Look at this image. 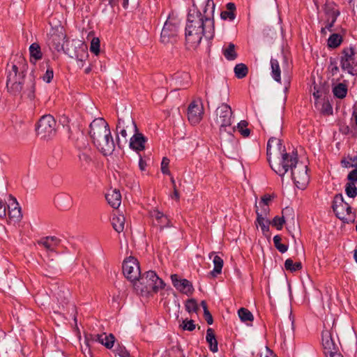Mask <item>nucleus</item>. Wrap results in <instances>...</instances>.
Masks as SVG:
<instances>
[{"label":"nucleus","mask_w":357,"mask_h":357,"mask_svg":"<svg viewBox=\"0 0 357 357\" xmlns=\"http://www.w3.org/2000/svg\"><path fill=\"white\" fill-rule=\"evenodd\" d=\"M267 156L271 169L277 174L282 177L290 169L292 180L296 187L301 190L307 187L310 181L307 166L298 161L296 154L287 153L280 139H269L267 143Z\"/></svg>","instance_id":"1"},{"label":"nucleus","mask_w":357,"mask_h":357,"mask_svg":"<svg viewBox=\"0 0 357 357\" xmlns=\"http://www.w3.org/2000/svg\"><path fill=\"white\" fill-rule=\"evenodd\" d=\"M215 3L213 0H207L204 13H202L193 5L188 14L185 29V43L188 49L196 48L204 36L207 40L214 37L215 26L213 18Z\"/></svg>","instance_id":"2"},{"label":"nucleus","mask_w":357,"mask_h":357,"mask_svg":"<svg viewBox=\"0 0 357 357\" xmlns=\"http://www.w3.org/2000/svg\"><path fill=\"white\" fill-rule=\"evenodd\" d=\"M27 68L25 59L21 55H15L7 66L6 87L11 95L33 100L35 98V77L31 74L28 79L24 80Z\"/></svg>","instance_id":"3"},{"label":"nucleus","mask_w":357,"mask_h":357,"mask_svg":"<svg viewBox=\"0 0 357 357\" xmlns=\"http://www.w3.org/2000/svg\"><path fill=\"white\" fill-rule=\"evenodd\" d=\"M89 135L95 146L104 155H110L115 143L108 123L102 118L94 119L90 124Z\"/></svg>","instance_id":"4"},{"label":"nucleus","mask_w":357,"mask_h":357,"mask_svg":"<svg viewBox=\"0 0 357 357\" xmlns=\"http://www.w3.org/2000/svg\"><path fill=\"white\" fill-rule=\"evenodd\" d=\"M65 53L77 61V65L82 68L89 56L87 45L79 40L66 41Z\"/></svg>","instance_id":"5"},{"label":"nucleus","mask_w":357,"mask_h":357,"mask_svg":"<svg viewBox=\"0 0 357 357\" xmlns=\"http://www.w3.org/2000/svg\"><path fill=\"white\" fill-rule=\"evenodd\" d=\"M333 210L337 218L344 222H354L355 215L351 206L344 201L342 194L336 195L333 201Z\"/></svg>","instance_id":"6"},{"label":"nucleus","mask_w":357,"mask_h":357,"mask_svg":"<svg viewBox=\"0 0 357 357\" xmlns=\"http://www.w3.org/2000/svg\"><path fill=\"white\" fill-rule=\"evenodd\" d=\"M234 113L231 107L226 104H221L215 112L213 126L219 128L220 132L225 131L227 127L231 126Z\"/></svg>","instance_id":"7"},{"label":"nucleus","mask_w":357,"mask_h":357,"mask_svg":"<svg viewBox=\"0 0 357 357\" xmlns=\"http://www.w3.org/2000/svg\"><path fill=\"white\" fill-rule=\"evenodd\" d=\"M36 131L41 139L47 140L54 137L56 133V122L53 116H43L38 122Z\"/></svg>","instance_id":"8"},{"label":"nucleus","mask_w":357,"mask_h":357,"mask_svg":"<svg viewBox=\"0 0 357 357\" xmlns=\"http://www.w3.org/2000/svg\"><path fill=\"white\" fill-rule=\"evenodd\" d=\"M137 281H139L142 285L144 286V287L142 289V291L147 292H150L151 291L157 292L165 286L163 280L153 271L146 272L142 276L140 275Z\"/></svg>","instance_id":"9"},{"label":"nucleus","mask_w":357,"mask_h":357,"mask_svg":"<svg viewBox=\"0 0 357 357\" xmlns=\"http://www.w3.org/2000/svg\"><path fill=\"white\" fill-rule=\"evenodd\" d=\"M116 130L117 135H121L126 140L129 135H134L138 131L137 125L129 113L119 117Z\"/></svg>","instance_id":"10"},{"label":"nucleus","mask_w":357,"mask_h":357,"mask_svg":"<svg viewBox=\"0 0 357 357\" xmlns=\"http://www.w3.org/2000/svg\"><path fill=\"white\" fill-rule=\"evenodd\" d=\"M178 32V21L169 17L162 29L160 41L164 44L172 43L176 40Z\"/></svg>","instance_id":"11"},{"label":"nucleus","mask_w":357,"mask_h":357,"mask_svg":"<svg viewBox=\"0 0 357 357\" xmlns=\"http://www.w3.org/2000/svg\"><path fill=\"white\" fill-rule=\"evenodd\" d=\"M123 273L125 277L132 282H136L141 274L137 259L133 257L126 258L123 262Z\"/></svg>","instance_id":"12"},{"label":"nucleus","mask_w":357,"mask_h":357,"mask_svg":"<svg viewBox=\"0 0 357 357\" xmlns=\"http://www.w3.org/2000/svg\"><path fill=\"white\" fill-rule=\"evenodd\" d=\"M340 66L343 70L347 71L350 75H354V66H357L356 52L354 47L344 48L342 52L340 57Z\"/></svg>","instance_id":"13"},{"label":"nucleus","mask_w":357,"mask_h":357,"mask_svg":"<svg viewBox=\"0 0 357 357\" xmlns=\"http://www.w3.org/2000/svg\"><path fill=\"white\" fill-rule=\"evenodd\" d=\"M204 108L200 100L192 101L188 109V118L191 124L199 123L202 119Z\"/></svg>","instance_id":"14"},{"label":"nucleus","mask_w":357,"mask_h":357,"mask_svg":"<svg viewBox=\"0 0 357 357\" xmlns=\"http://www.w3.org/2000/svg\"><path fill=\"white\" fill-rule=\"evenodd\" d=\"M322 345L326 357L338 353V346L329 331L326 330L322 332Z\"/></svg>","instance_id":"15"},{"label":"nucleus","mask_w":357,"mask_h":357,"mask_svg":"<svg viewBox=\"0 0 357 357\" xmlns=\"http://www.w3.org/2000/svg\"><path fill=\"white\" fill-rule=\"evenodd\" d=\"M171 280L174 287L182 294L189 296L193 293V286L187 279H180L177 274H173Z\"/></svg>","instance_id":"16"},{"label":"nucleus","mask_w":357,"mask_h":357,"mask_svg":"<svg viewBox=\"0 0 357 357\" xmlns=\"http://www.w3.org/2000/svg\"><path fill=\"white\" fill-rule=\"evenodd\" d=\"M66 35L62 31H53L50 34L47 43L50 47H52L58 52L61 50L65 51L66 47H64L63 44Z\"/></svg>","instance_id":"17"},{"label":"nucleus","mask_w":357,"mask_h":357,"mask_svg":"<svg viewBox=\"0 0 357 357\" xmlns=\"http://www.w3.org/2000/svg\"><path fill=\"white\" fill-rule=\"evenodd\" d=\"M115 337L112 334L106 335L105 333L100 335H95L91 337V339L89 340L86 337L87 345H90V342L96 341L98 342L102 345H104L107 349H111L114 343Z\"/></svg>","instance_id":"18"},{"label":"nucleus","mask_w":357,"mask_h":357,"mask_svg":"<svg viewBox=\"0 0 357 357\" xmlns=\"http://www.w3.org/2000/svg\"><path fill=\"white\" fill-rule=\"evenodd\" d=\"M146 138L143 134L135 132L130 140V147L137 152L143 151L145 149V143L146 142Z\"/></svg>","instance_id":"19"},{"label":"nucleus","mask_w":357,"mask_h":357,"mask_svg":"<svg viewBox=\"0 0 357 357\" xmlns=\"http://www.w3.org/2000/svg\"><path fill=\"white\" fill-rule=\"evenodd\" d=\"M150 216L155 220V225L162 230L165 227H169V220L163 213L158 209L150 211Z\"/></svg>","instance_id":"20"},{"label":"nucleus","mask_w":357,"mask_h":357,"mask_svg":"<svg viewBox=\"0 0 357 357\" xmlns=\"http://www.w3.org/2000/svg\"><path fill=\"white\" fill-rule=\"evenodd\" d=\"M190 75L186 72H177L172 76V81L176 87L183 88L189 85Z\"/></svg>","instance_id":"21"},{"label":"nucleus","mask_w":357,"mask_h":357,"mask_svg":"<svg viewBox=\"0 0 357 357\" xmlns=\"http://www.w3.org/2000/svg\"><path fill=\"white\" fill-rule=\"evenodd\" d=\"M60 242V239L56 236H46L38 241V244L44 247L47 250L54 251Z\"/></svg>","instance_id":"22"},{"label":"nucleus","mask_w":357,"mask_h":357,"mask_svg":"<svg viewBox=\"0 0 357 357\" xmlns=\"http://www.w3.org/2000/svg\"><path fill=\"white\" fill-rule=\"evenodd\" d=\"M105 198L108 204L114 208H117L121 202V195L116 189L109 191L105 195Z\"/></svg>","instance_id":"23"},{"label":"nucleus","mask_w":357,"mask_h":357,"mask_svg":"<svg viewBox=\"0 0 357 357\" xmlns=\"http://www.w3.org/2000/svg\"><path fill=\"white\" fill-rule=\"evenodd\" d=\"M111 222L114 229L116 232L121 233L123 231L126 222V219L123 215L119 213L114 214Z\"/></svg>","instance_id":"24"},{"label":"nucleus","mask_w":357,"mask_h":357,"mask_svg":"<svg viewBox=\"0 0 357 357\" xmlns=\"http://www.w3.org/2000/svg\"><path fill=\"white\" fill-rule=\"evenodd\" d=\"M206 340L208 344L211 351L216 353L218 351V341L216 340L214 331L211 328H208L206 331Z\"/></svg>","instance_id":"25"},{"label":"nucleus","mask_w":357,"mask_h":357,"mask_svg":"<svg viewBox=\"0 0 357 357\" xmlns=\"http://www.w3.org/2000/svg\"><path fill=\"white\" fill-rule=\"evenodd\" d=\"M271 76L273 79L278 82L281 83V70L279 64V61L277 59H271Z\"/></svg>","instance_id":"26"},{"label":"nucleus","mask_w":357,"mask_h":357,"mask_svg":"<svg viewBox=\"0 0 357 357\" xmlns=\"http://www.w3.org/2000/svg\"><path fill=\"white\" fill-rule=\"evenodd\" d=\"M227 10L222 11L220 17L222 20L233 21L236 17V6L234 3L229 2L226 5Z\"/></svg>","instance_id":"27"},{"label":"nucleus","mask_w":357,"mask_h":357,"mask_svg":"<svg viewBox=\"0 0 357 357\" xmlns=\"http://www.w3.org/2000/svg\"><path fill=\"white\" fill-rule=\"evenodd\" d=\"M30 61L33 62L40 60L43 58L40 46L37 43H32L29 47Z\"/></svg>","instance_id":"28"},{"label":"nucleus","mask_w":357,"mask_h":357,"mask_svg":"<svg viewBox=\"0 0 357 357\" xmlns=\"http://www.w3.org/2000/svg\"><path fill=\"white\" fill-rule=\"evenodd\" d=\"M93 152L90 149H86L79 154V159L82 166L86 167L92 162Z\"/></svg>","instance_id":"29"},{"label":"nucleus","mask_w":357,"mask_h":357,"mask_svg":"<svg viewBox=\"0 0 357 357\" xmlns=\"http://www.w3.org/2000/svg\"><path fill=\"white\" fill-rule=\"evenodd\" d=\"M347 91V86L343 83H339L333 88L334 96L340 99H342L346 97Z\"/></svg>","instance_id":"30"},{"label":"nucleus","mask_w":357,"mask_h":357,"mask_svg":"<svg viewBox=\"0 0 357 357\" xmlns=\"http://www.w3.org/2000/svg\"><path fill=\"white\" fill-rule=\"evenodd\" d=\"M256 213H257V220H256L257 225L260 226V227L264 233L268 231L269 225L271 224V222H269L268 220H266V217L263 216V214H259L258 209L256 210Z\"/></svg>","instance_id":"31"},{"label":"nucleus","mask_w":357,"mask_h":357,"mask_svg":"<svg viewBox=\"0 0 357 357\" xmlns=\"http://www.w3.org/2000/svg\"><path fill=\"white\" fill-rule=\"evenodd\" d=\"M222 54L227 60H235L237 58V53L235 50L234 44L231 43L227 45V47H224L222 49Z\"/></svg>","instance_id":"32"},{"label":"nucleus","mask_w":357,"mask_h":357,"mask_svg":"<svg viewBox=\"0 0 357 357\" xmlns=\"http://www.w3.org/2000/svg\"><path fill=\"white\" fill-rule=\"evenodd\" d=\"M238 314L243 322L252 321L254 319L252 312L246 308L241 307L238 311Z\"/></svg>","instance_id":"33"},{"label":"nucleus","mask_w":357,"mask_h":357,"mask_svg":"<svg viewBox=\"0 0 357 357\" xmlns=\"http://www.w3.org/2000/svg\"><path fill=\"white\" fill-rule=\"evenodd\" d=\"M284 268L287 271L295 272L302 268V264L300 261L294 262L291 259H287L284 262Z\"/></svg>","instance_id":"34"},{"label":"nucleus","mask_w":357,"mask_h":357,"mask_svg":"<svg viewBox=\"0 0 357 357\" xmlns=\"http://www.w3.org/2000/svg\"><path fill=\"white\" fill-rule=\"evenodd\" d=\"M248 73V67L243 63H238L234 67V73L237 78L242 79L245 77Z\"/></svg>","instance_id":"35"},{"label":"nucleus","mask_w":357,"mask_h":357,"mask_svg":"<svg viewBox=\"0 0 357 357\" xmlns=\"http://www.w3.org/2000/svg\"><path fill=\"white\" fill-rule=\"evenodd\" d=\"M213 263L214 264V268L212 271L213 275H216L217 274H220L222 272L223 266V259L220 257L215 255L213 259Z\"/></svg>","instance_id":"36"},{"label":"nucleus","mask_w":357,"mask_h":357,"mask_svg":"<svg viewBox=\"0 0 357 357\" xmlns=\"http://www.w3.org/2000/svg\"><path fill=\"white\" fill-rule=\"evenodd\" d=\"M342 42V37L337 33L332 34L328 40V45L332 48L337 47Z\"/></svg>","instance_id":"37"},{"label":"nucleus","mask_w":357,"mask_h":357,"mask_svg":"<svg viewBox=\"0 0 357 357\" xmlns=\"http://www.w3.org/2000/svg\"><path fill=\"white\" fill-rule=\"evenodd\" d=\"M342 166L345 168H357V155L353 158H344L341 161Z\"/></svg>","instance_id":"38"},{"label":"nucleus","mask_w":357,"mask_h":357,"mask_svg":"<svg viewBox=\"0 0 357 357\" xmlns=\"http://www.w3.org/2000/svg\"><path fill=\"white\" fill-rule=\"evenodd\" d=\"M248 123L246 121H241L238 125L237 128L239 132L244 137H248L250 134V130L247 128Z\"/></svg>","instance_id":"39"},{"label":"nucleus","mask_w":357,"mask_h":357,"mask_svg":"<svg viewBox=\"0 0 357 357\" xmlns=\"http://www.w3.org/2000/svg\"><path fill=\"white\" fill-rule=\"evenodd\" d=\"M185 307L186 311L189 313L197 312L199 310L197 301L193 298L188 299L185 303Z\"/></svg>","instance_id":"40"},{"label":"nucleus","mask_w":357,"mask_h":357,"mask_svg":"<svg viewBox=\"0 0 357 357\" xmlns=\"http://www.w3.org/2000/svg\"><path fill=\"white\" fill-rule=\"evenodd\" d=\"M282 238L280 236L276 235L273 237V243L275 247L281 252L284 253L287 251L288 246L281 243Z\"/></svg>","instance_id":"41"},{"label":"nucleus","mask_w":357,"mask_h":357,"mask_svg":"<svg viewBox=\"0 0 357 357\" xmlns=\"http://www.w3.org/2000/svg\"><path fill=\"white\" fill-rule=\"evenodd\" d=\"M282 217L286 222L294 221V211L292 208L286 207L282 211Z\"/></svg>","instance_id":"42"},{"label":"nucleus","mask_w":357,"mask_h":357,"mask_svg":"<svg viewBox=\"0 0 357 357\" xmlns=\"http://www.w3.org/2000/svg\"><path fill=\"white\" fill-rule=\"evenodd\" d=\"M60 161V156L59 155H52L50 156L47 160V165L51 169H54L57 167Z\"/></svg>","instance_id":"43"},{"label":"nucleus","mask_w":357,"mask_h":357,"mask_svg":"<svg viewBox=\"0 0 357 357\" xmlns=\"http://www.w3.org/2000/svg\"><path fill=\"white\" fill-rule=\"evenodd\" d=\"M345 192L348 197L354 198L357 195V188L353 183H347L345 186Z\"/></svg>","instance_id":"44"},{"label":"nucleus","mask_w":357,"mask_h":357,"mask_svg":"<svg viewBox=\"0 0 357 357\" xmlns=\"http://www.w3.org/2000/svg\"><path fill=\"white\" fill-rule=\"evenodd\" d=\"M325 13L327 15V19H332V15L333 13H338V15H340V12L338 10L335 8V5L333 3H328L325 5Z\"/></svg>","instance_id":"45"},{"label":"nucleus","mask_w":357,"mask_h":357,"mask_svg":"<svg viewBox=\"0 0 357 357\" xmlns=\"http://www.w3.org/2000/svg\"><path fill=\"white\" fill-rule=\"evenodd\" d=\"M180 327L183 331H192L195 329V324L193 320H188V319L183 320L181 324H180Z\"/></svg>","instance_id":"46"},{"label":"nucleus","mask_w":357,"mask_h":357,"mask_svg":"<svg viewBox=\"0 0 357 357\" xmlns=\"http://www.w3.org/2000/svg\"><path fill=\"white\" fill-rule=\"evenodd\" d=\"M100 40L98 38H93L91 42L90 51L95 55L100 53Z\"/></svg>","instance_id":"47"},{"label":"nucleus","mask_w":357,"mask_h":357,"mask_svg":"<svg viewBox=\"0 0 357 357\" xmlns=\"http://www.w3.org/2000/svg\"><path fill=\"white\" fill-rule=\"evenodd\" d=\"M328 71L331 76H335L339 73V67L337 66V63L335 59H331L330 64L328 67Z\"/></svg>","instance_id":"48"},{"label":"nucleus","mask_w":357,"mask_h":357,"mask_svg":"<svg viewBox=\"0 0 357 357\" xmlns=\"http://www.w3.org/2000/svg\"><path fill=\"white\" fill-rule=\"evenodd\" d=\"M8 214L10 219L13 220L14 221H20L22 217L21 208L14 210H9L8 211Z\"/></svg>","instance_id":"49"},{"label":"nucleus","mask_w":357,"mask_h":357,"mask_svg":"<svg viewBox=\"0 0 357 357\" xmlns=\"http://www.w3.org/2000/svg\"><path fill=\"white\" fill-rule=\"evenodd\" d=\"M285 222L286 221L284 220V218L275 216L271 223L273 227H275L278 230H281Z\"/></svg>","instance_id":"50"},{"label":"nucleus","mask_w":357,"mask_h":357,"mask_svg":"<svg viewBox=\"0 0 357 357\" xmlns=\"http://www.w3.org/2000/svg\"><path fill=\"white\" fill-rule=\"evenodd\" d=\"M8 208V211L9 210H14V209H17V208H20L16 198H15L12 195H9L8 203L6 205V208Z\"/></svg>","instance_id":"51"},{"label":"nucleus","mask_w":357,"mask_h":357,"mask_svg":"<svg viewBox=\"0 0 357 357\" xmlns=\"http://www.w3.org/2000/svg\"><path fill=\"white\" fill-rule=\"evenodd\" d=\"M321 112L326 115H331L333 114V107L328 100H326L323 102Z\"/></svg>","instance_id":"52"},{"label":"nucleus","mask_w":357,"mask_h":357,"mask_svg":"<svg viewBox=\"0 0 357 357\" xmlns=\"http://www.w3.org/2000/svg\"><path fill=\"white\" fill-rule=\"evenodd\" d=\"M169 160L164 157L162 160L161 162V172L164 174H170V171L169 169Z\"/></svg>","instance_id":"53"},{"label":"nucleus","mask_w":357,"mask_h":357,"mask_svg":"<svg viewBox=\"0 0 357 357\" xmlns=\"http://www.w3.org/2000/svg\"><path fill=\"white\" fill-rule=\"evenodd\" d=\"M114 351L119 357H130L129 352L124 347L119 346L115 349Z\"/></svg>","instance_id":"54"},{"label":"nucleus","mask_w":357,"mask_h":357,"mask_svg":"<svg viewBox=\"0 0 357 357\" xmlns=\"http://www.w3.org/2000/svg\"><path fill=\"white\" fill-rule=\"evenodd\" d=\"M337 16L338 13H333V14L332 15V19H327V22H326L325 25V27L327 29V30L331 31V28L333 26Z\"/></svg>","instance_id":"55"},{"label":"nucleus","mask_w":357,"mask_h":357,"mask_svg":"<svg viewBox=\"0 0 357 357\" xmlns=\"http://www.w3.org/2000/svg\"><path fill=\"white\" fill-rule=\"evenodd\" d=\"M273 197V195H264L261 197V201L259 202V206L264 205V206H268L269 203L271 202Z\"/></svg>","instance_id":"56"},{"label":"nucleus","mask_w":357,"mask_h":357,"mask_svg":"<svg viewBox=\"0 0 357 357\" xmlns=\"http://www.w3.org/2000/svg\"><path fill=\"white\" fill-rule=\"evenodd\" d=\"M53 77H54L53 70L52 68H47L46 70V73H45V75L43 77V79L45 82L50 83V82H51L52 79H53Z\"/></svg>","instance_id":"57"},{"label":"nucleus","mask_w":357,"mask_h":357,"mask_svg":"<svg viewBox=\"0 0 357 357\" xmlns=\"http://www.w3.org/2000/svg\"><path fill=\"white\" fill-rule=\"evenodd\" d=\"M347 178L349 181V183H354L355 182H357V168L349 172L347 176Z\"/></svg>","instance_id":"58"},{"label":"nucleus","mask_w":357,"mask_h":357,"mask_svg":"<svg viewBox=\"0 0 357 357\" xmlns=\"http://www.w3.org/2000/svg\"><path fill=\"white\" fill-rule=\"evenodd\" d=\"M6 215V204L0 201V218H4Z\"/></svg>","instance_id":"59"},{"label":"nucleus","mask_w":357,"mask_h":357,"mask_svg":"<svg viewBox=\"0 0 357 357\" xmlns=\"http://www.w3.org/2000/svg\"><path fill=\"white\" fill-rule=\"evenodd\" d=\"M205 320L206 321L207 324L209 325H211L213 322V317L209 311L206 312L204 313Z\"/></svg>","instance_id":"60"},{"label":"nucleus","mask_w":357,"mask_h":357,"mask_svg":"<svg viewBox=\"0 0 357 357\" xmlns=\"http://www.w3.org/2000/svg\"><path fill=\"white\" fill-rule=\"evenodd\" d=\"M146 167V162L143 160L141 155H139V167L141 171H144Z\"/></svg>","instance_id":"61"},{"label":"nucleus","mask_w":357,"mask_h":357,"mask_svg":"<svg viewBox=\"0 0 357 357\" xmlns=\"http://www.w3.org/2000/svg\"><path fill=\"white\" fill-rule=\"evenodd\" d=\"M261 207V212L259 213V214H263V216L264 217H266L268 211H269V208H268V206H264V205H261L260 206Z\"/></svg>","instance_id":"62"},{"label":"nucleus","mask_w":357,"mask_h":357,"mask_svg":"<svg viewBox=\"0 0 357 357\" xmlns=\"http://www.w3.org/2000/svg\"><path fill=\"white\" fill-rule=\"evenodd\" d=\"M201 305H202V308L204 310V313L208 311V307H207V304H206V302L205 301H202L201 302Z\"/></svg>","instance_id":"63"},{"label":"nucleus","mask_w":357,"mask_h":357,"mask_svg":"<svg viewBox=\"0 0 357 357\" xmlns=\"http://www.w3.org/2000/svg\"><path fill=\"white\" fill-rule=\"evenodd\" d=\"M172 197L175 198L177 200L179 199V193L176 188H174V194Z\"/></svg>","instance_id":"64"}]
</instances>
